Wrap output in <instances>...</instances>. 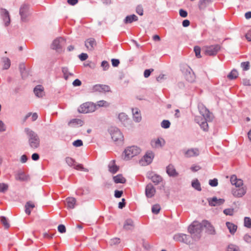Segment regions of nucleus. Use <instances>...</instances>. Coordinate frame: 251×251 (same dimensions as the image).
<instances>
[{
  "label": "nucleus",
  "mask_w": 251,
  "mask_h": 251,
  "mask_svg": "<svg viewBox=\"0 0 251 251\" xmlns=\"http://www.w3.org/2000/svg\"><path fill=\"white\" fill-rule=\"evenodd\" d=\"M101 67L103 71H106L109 69L110 65L107 61L103 60L101 63Z\"/></svg>",
  "instance_id": "nucleus-51"
},
{
  "label": "nucleus",
  "mask_w": 251,
  "mask_h": 251,
  "mask_svg": "<svg viewBox=\"0 0 251 251\" xmlns=\"http://www.w3.org/2000/svg\"><path fill=\"white\" fill-rule=\"evenodd\" d=\"M209 205L211 206H219L223 204L225 200L224 199L217 198L216 196L212 198H209L208 200Z\"/></svg>",
  "instance_id": "nucleus-16"
},
{
  "label": "nucleus",
  "mask_w": 251,
  "mask_h": 251,
  "mask_svg": "<svg viewBox=\"0 0 251 251\" xmlns=\"http://www.w3.org/2000/svg\"><path fill=\"white\" fill-rule=\"evenodd\" d=\"M244 226L249 228H251V218L245 217L244 219Z\"/></svg>",
  "instance_id": "nucleus-44"
},
{
  "label": "nucleus",
  "mask_w": 251,
  "mask_h": 251,
  "mask_svg": "<svg viewBox=\"0 0 251 251\" xmlns=\"http://www.w3.org/2000/svg\"><path fill=\"white\" fill-rule=\"evenodd\" d=\"M238 76V73L236 69H233L227 75V77L229 80H234V79H236V78H237Z\"/></svg>",
  "instance_id": "nucleus-34"
},
{
  "label": "nucleus",
  "mask_w": 251,
  "mask_h": 251,
  "mask_svg": "<svg viewBox=\"0 0 251 251\" xmlns=\"http://www.w3.org/2000/svg\"><path fill=\"white\" fill-rule=\"evenodd\" d=\"M1 62L3 64V70H7L10 68L11 65V61L9 58L6 57H2Z\"/></svg>",
  "instance_id": "nucleus-31"
},
{
  "label": "nucleus",
  "mask_w": 251,
  "mask_h": 251,
  "mask_svg": "<svg viewBox=\"0 0 251 251\" xmlns=\"http://www.w3.org/2000/svg\"><path fill=\"white\" fill-rule=\"evenodd\" d=\"M96 45L97 43L96 40L93 38H88L85 41V47L90 51L93 50Z\"/></svg>",
  "instance_id": "nucleus-19"
},
{
  "label": "nucleus",
  "mask_w": 251,
  "mask_h": 251,
  "mask_svg": "<svg viewBox=\"0 0 251 251\" xmlns=\"http://www.w3.org/2000/svg\"><path fill=\"white\" fill-rule=\"evenodd\" d=\"M8 185L4 183H0V192L4 193L7 190Z\"/></svg>",
  "instance_id": "nucleus-50"
},
{
  "label": "nucleus",
  "mask_w": 251,
  "mask_h": 251,
  "mask_svg": "<svg viewBox=\"0 0 251 251\" xmlns=\"http://www.w3.org/2000/svg\"><path fill=\"white\" fill-rule=\"evenodd\" d=\"M194 51L195 53V55L197 58H200L201 57V49L199 46H195L194 48Z\"/></svg>",
  "instance_id": "nucleus-46"
},
{
  "label": "nucleus",
  "mask_w": 251,
  "mask_h": 251,
  "mask_svg": "<svg viewBox=\"0 0 251 251\" xmlns=\"http://www.w3.org/2000/svg\"><path fill=\"white\" fill-rule=\"evenodd\" d=\"M120 63V61L118 59L113 58L111 59L112 65L114 67H118Z\"/></svg>",
  "instance_id": "nucleus-60"
},
{
  "label": "nucleus",
  "mask_w": 251,
  "mask_h": 251,
  "mask_svg": "<svg viewBox=\"0 0 251 251\" xmlns=\"http://www.w3.org/2000/svg\"><path fill=\"white\" fill-rule=\"evenodd\" d=\"M245 37L248 42L251 41V29L245 34Z\"/></svg>",
  "instance_id": "nucleus-64"
},
{
  "label": "nucleus",
  "mask_w": 251,
  "mask_h": 251,
  "mask_svg": "<svg viewBox=\"0 0 251 251\" xmlns=\"http://www.w3.org/2000/svg\"><path fill=\"white\" fill-rule=\"evenodd\" d=\"M203 227H205L206 229L205 232L210 235H215L216 234V231L213 225L207 220H203Z\"/></svg>",
  "instance_id": "nucleus-13"
},
{
  "label": "nucleus",
  "mask_w": 251,
  "mask_h": 251,
  "mask_svg": "<svg viewBox=\"0 0 251 251\" xmlns=\"http://www.w3.org/2000/svg\"><path fill=\"white\" fill-rule=\"evenodd\" d=\"M181 71L184 74L186 80L190 83L195 81V75L192 69L187 65H183L181 67Z\"/></svg>",
  "instance_id": "nucleus-3"
},
{
  "label": "nucleus",
  "mask_w": 251,
  "mask_h": 251,
  "mask_svg": "<svg viewBox=\"0 0 251 251\" xmlns=\"http://www.w3.org/2000/svg\"><path fill=\"white\" fill-rule=\"evenodd\" d=\"M114 182L116 183L124 184L126 182V179L123 176L122 174H118L113 177Z\"/></svg>",
  "instance_id": "nucleus-26"
},
{
  "label": "nucleus",
  "mask_w": 251,
  "mask_h": 251,
  "mask_svg": "<svg viewBox=\"0 0 251 251\" xmlns=\"http://www.w3.org/2000/svg\"><path fill=\"white\" fill-rule=\"evenodd\" d=\"M155 193V188L151 183L146 185L145 188V195L148 198H151L153 197Z\"/></svg>",
  "instance_id": "nucleus-15"
},
{
  "label": "nucleus",
  "mask_w": 251,
  "mask_h": 251,
  "mask_svg": "<svg viewBox=\"0 0 251 251\" xmlns=\"http://www.w3.org/2000/svg\"><path fill=\"white\" fill-rule=\"evenodd\" d=\"M199 155V151L197 148L188 149L185 152V156L187 157L197 156Z\"/></svg>",
  "instance_id": "nucleus-21"
},
{
  "label": "nucleus",
  "mask_w": 251,
  "mask_h": 251,
  "mask_svg": "<svg viewBox=\"0 0 251 251\" xmlns=\"http://www.w3.org/2000/svg\"><path fill=\"white\" fill-rule=\"evenodd\" d=\"M24 132L26 135L28 144L30 148L35 149L40 146V138L35 131L28 127L24 129Z\"/></svg>",
  "instance_id": "nucleus-1"
},
{
  "label": "nucleus",
  "mask_w": 251,
  "mask_h": 251,
  "mask_svg": "<svg viewBox=\"0 0 251 251\" xmlns=\"http://www.w3.org/2000/svg\"><path fill=\"white\" fill-rule=\"evenodd\" d=\"M111 162H112V164L108 165V170L111 173L115 174L119 171V166L115 164V161L114 160H112Z\"/></svg>",
  "instance_id": "nucleus-28"
},
{
  "label": "nucleus",
  "mask_w": 251,
  "mask_h": 251,
  "mask_svg": "<svg viewBox=\"0 0 251 251\" xmlns=\"http://www.w3.org/2000/svg\"><path fill=\"white\" fill-rule=\"evenodd\" d=\"M0 220L1 224L4 226L5 229H8L10 227V224L8 222V219L5 216H1L0 217Z\"/></svg>",
  "instance_id": "nucleus-38"
},
{
  "label": "nucleus",
  "mask_w": 251,
  "mask_h": 251,
  "mask_svg": "<svg viewBox=\"0 0 251 251\" xmlns=\"http://www.w3.org/2000/svg\"><path fill=\"white\" fill-rule=\"evenodd\" d=\"M50 48L52 50H57L58 49H60L61 48V46L60 45V41L59 38H56L54 39L51 45H50Z\"/></svg>",
  "instance_id": "nucleus-29"
},
{
  "label": "nucleus",
  "mask_w": 251,
  "mask_h": 251,
  "mask_svg": "<svg viewBox=\"0 0 251 251\" xmlns=\"http://www.w3.org/2000/svg\"><path fill=\"white\" fill-rule=\"evenodd\" d=\"M126 205V201L125 198L122 199V201L118 203V208L119 209H123Z\"/></svg>",
  "instance_id": "nucleus-59"
},
{
  "label": "nucleus",
  "mask_w": 251,
  "mask_h": 251,
  "mask_svg": "<svg viewBox=\"0 0 251 251\" xmlns=\"http://www.w3.org/2000/svg\"><path fill=\"white\" fill-rule=\"evenodd\" d=\"M74 168L75 170L83 171L85 172H88V169L85 168L82 164L76 163H75V165L74 166Z\"/></svg>",
  "instance_id": "nucleus-40"
},
{
  "label": "nucleus",
  "mask_w": 251,
  "mask_h": 251,
  "mask_svg": "<svg viewBox=\"0 0 251 251\" xmlns=\"http://www.w3.org/2000/svg\"><path fill=\"white\" fill-rule=\"evenodd\" d=\"M203 116L204 119L201 124L200 125L201 128L204 131H207L208 130V125L206 122L208 119H210V111L207 109L205 108V114H201Z\"/></svg>",
  "instance_id": "nucleus-12"
},
{
  "label": "nucleus",
  "mask_w": 251,
  "mask_h": 251,
  "mask_svg": "<svg viewBox=\"0 0 251 251\" xmlns=\"http://www.w3.org/2000/svg\"><path fill=\"white\" fill-rule=\"evenodd\" d=\"M179 14L180 17L182 18H186L188 16L187 11L183 9H180L179 10Z\"/></svg>",
  "instance_id": "nucleus-58"
},
{
  "label": "nucleus",
  "mask_w": 251,
  "mask_h": 251,
  "mask_svg": "<svg viewBox=\"0 0 251 251\" xmlns=\"http://www.w3.org/2000/svg\"><path fill=\"white\" fill-rule=\"evenodd\" d=\"M57 229L58 232L61 233H64L66 231V226L63 224L59 225L57 227Z\"/></svg>",
  "instance_id": "nucleus-53"
},
{
  "label": "nucleus",
  "mask_w": 251,
  "mask_h": 251,
  "mask_svg": "<svg viewBox=\"0 0 251 251\" xmlns=\"http://www.w3.org/2000/svg\"><path fill=\"white\" fill-rule=\"evenodd\" d=\"M55 233V231H50L49 232H45L44 233V237L48 238V239H51L53 236L54 235Z\"/></svg>",
  "instance_id": "nucleus-54"
},
{
  "label": "nucleus",
  "mask_w": 251,
  "mask_h": 251,
  "mask_svg": "<svg viewBox=\"0 0 251 251\" xmlns=\"http://www.w3.org/2000/svg\"><path fill=\"white\" fill-rule=\"evenodd\" d=\"M203 228V222L201 223L194 222L191 224L188 227V232L192 234H200Z\"/></svg>",
  "instance_id": "nucleus-8"
},
{
  "label": "nucleus",
  "mask_w": 251,
  "mask_h": 251,
  "mask_svg": "<svg viewBox=\"0 0 251 251\" xmlns=\"http://www.w3.org/2000/svg\"><path fill=\"white\" fill-rule=\"evenodd\" d=\"M233 208H226L224 210L223 213L226 215L232 216L233 215Z\"/></svg>",
  "instance_id": "nucleus-55"
},
{
  "label": "nucleus",
  "mask_w": 251,
  "mask_h": 251,
  "mask_svg": "<svg viewBox=\"0 0 251 251\" xmlns=\"http://www.w3.org/2000/svg\"><path fill=\"white\" fill-rule=\"evenodd\" d=\"M166 142L163 138H158L155 141V147L156 148H162L165 145Z\"/></svg>",
  "instance_id": "nucleus-36"
},
{
  "label": "nucleus",
  "mask_w": 251,
  "mask_h": 251,
  "mask_svg": "<svg viewBox=\"0 0 251 251\" xmlns=\"http://www.w3.org/2000/svg\"><path fill=\"white\" fill-rule=\"evenodd\" d=\"M78 58L81 61H85L88 58V55L86 53H81L78 55Z\"/></svg>",
  "instance_id": "nucleus-57"
},
{
  "label": "nucleus",
  "mask_w": 251,
  "mask_h": 251,
  "mask_svg": "<svg viewBox=\"0 0 251 251\" xmlns=\"http://www.w3.org/2000/svg\"><path fill=\"white\" fill-rule=\"evenodd\" d=\"M226 224L230 233L232 235L234 234L237 230V226L230 222H226Z\"/></svg>",
  "instance_id": "nucleus-27"
},
{
  "label": "nucleus",
  "mask_w": 251,
  "mask_h": 251,
  "mask_svg": "<svg viewBox=\"0 0 251 251\" xmlns=\"http://www.w3.org/2000/svg\"><path fill=\"white\" fill-rule=\"evenodd\" d=\"M212 1V0H200L198 3L199 9L200 10H204Z\"/></svg>",
  "instance_id": "nucleus-25"
},
{
  "label": "nucleus",
  "mask_w": 251,
  "mask_h": 251,
  "mask_svg": "<svg viewBox=\"0 0 251 251\" xmlns=\"http://www.w3.org/2000/svg\"><path fill=\"white\" fill-rule=\"evenodd\" d=\"M221 46L219 44H214L205 47L204 53L209 56H215L220 50Z\"/></svg>",
  "instance_id": "nucleus-9"
},
{
  "label": "nucleus",
  "mask_w": 251,
  "mask_h": 251,
  "mask_svg": "<svg viewBox=\"0 0 251 251\" xmlns=\"http://www.w3.org/2000/svg\"><path fill=\"white\" fill-rule=\"evenodd\" d=\"M247 187L246 186L232 190V195L237 198H241L246 193Z\"/></svg>",
  "instance_id": "nucleus-14"
},
{
  "label": "nucleus",
  "mask_w": 251,
  "mask_h": 251,
  "mask_svg": "<svg viewBox=\"0 0 251 251\" xmlns=\"http://www.w3.org/2000/svg\"><path fill=\"white\" fill-rule=\"evenodd\" d=\"M15 179L20 181H27L29 180V176L23 171H19L15 175Z\"/></svg>",
  "instance_id": "nucleus-18"
},
{
  "label": "nucleus",
  "mask_w": 251,
  "mask_h": 251,
  "mask_svg": "<svg viewBox=\"0 0 251 251\" xmlns=\"http://www.w3.org/2000/svg\"><path fill=\"white\" fill-rule=\"evenodd\" d=\"M191 170L193 172H196L201 169V167L197 165H193L191 168Z\"/></svg>",
  "instance_id": "nucleus-62"
},
{
  "label": "nucleus",
  "mask_w": 251,
  "mask_h": 251,
  "mask_svg": "<svg viewBox=\"0 0 251 251\" xmlns=\"http://www.w3.org/2000/svg\"><path fill=\"white\" fill-rule=\"evenodd\" d=\"M141 152V149L137 146H132L126 148L122 154L124 160H128L133 157L137 155Z\"/></svg>",
  "instance_id": "nucleus-2"
},
{
  "label": "nucleus",
  "mask_w": 251,
  "mask_h": 251,
  "mask_svg": "<svg viewBox=\"0 0 251 251\" xmlns=\"http://www.w3.org/2000/svg\"><path fill=\"white\" fill-rule=\"evenodd\" d=\"M44 87L41 85L36 86L33 89V92L35 96L38 98L42 97L44 93Z\"/></svg>",
  "instance_id": "nucleus-22"
},
{
  "label": "nucleus",
  "mask_w": 251,
  "mask_h": 251,
  "mask_svg": "<svg viewBox=\"0 0 251 251\" xmlns=\"http://www.w3.org/2000/svg\"><path fill=\"white\" fill-rule=\"evenodd\" d=\"M19 70L21 73V75L22 76V78H25L27 77L29 74V71L26 69L25 64L23 63H20L19 64Z\"/></svg>",
  "instance_id": "nucleus-23"
},
{
  "label": "nucleus",
  "mask_w": 251,
  "mask_h": 251,
  "mask_svg": "<svg viewBox=\"0 0 251 251\" xmlns=\"http://www.w3.org/2000/svg\"><path fill=\"white\" fill-rule=\"evenodd\" d=\"M227 251H240L239 247L237 246L230 244L227 247Z\"/></svg>",
  "instance_id": "nucleus-42"
},
{
  "label": "nucleus",
  "mask_w": 251,
  "mask_h": 251,
  "mask_svg": "<svg viewBox=\"0 0 251 251\" xmlns=\"http://www.w3.org/2000/svg\"><path fill=\"white\" fill-rule=\"evenodd\" d=\"M72 144L75 147H80L83 145V141L81 139H77L75 140Z\"/></svg>",
  "instance_id": "nucleus-52"
},
{
  "label": "nucleus",
  "mask_w": 251,
  "mask_h": 251,
  "mask_svg": "<svg viewBox=\"0 0 251 251\" xmlns=\"http://www.w3.org/2000/svg\"><path fill=\"white\" fill-rule=\"evenodd\" d=\"M30 5L24 3L21 5L19 10V14L21 16V20L23 22H27L28 21L27 17L29 16Z\"/></svg>",
  "instance_id": "nucleus-6"
},
{
  "label": "nucleus",
  "mask_w": 251,
  "mask_h": 251,
  "mask_svg": "<svg viewBox=\"0 0 251 251\" xmlns=\"http://www.w3.org/2000/svg\"><path fill=\"white\" fill-rule=\"evenodd\" d=\"M128 226H133V222L131 219H128L125 222L124 228L126 230H129L130 228Z\"/></svg>",
  "instance_id": "nucleus-41"
},
{
  "label": "nucleus",
  "mask_w": 251,
  "mask_h": 251,
  "mask_svg": "<svg viewBox=\"0 0 251 251\" xmlns=\"http://www.w3.org/2000/svg\"><path fill=\"white\" fill-rule=\"evenodd\" d=\"M0 16L4 22L5 27L9 26L11 23V18L9 12L5 8H1L0 9Z\"/></svg>",
  "instance_id": "nucleus-11"
},
{
  "label": "nucleus",
  "mask_w": 251,
  "mask_h": 251,
  "mask_svg": "<svg viewBox=\"0 0 251 251\" xmlns=\"http://www.w3.org/2000/svg\"><path fill=\"white\" fill-rule=\"evenodd\" d=\"M241 67L243 71H248L250 69V62L249 61L243 62L241 63Z\"/></svg>",
  "instance_id": "nucleus-47"
},
{
  "label": "nucleus",
  "mask_w": 251,
  "mask_h": 251,
  "mask_svg": "<svg viewBox=\"0 0 251 251\" xmlns=\"http://www.w3.org/2000/svg\"><path fill=\"white\" fill-rule=\"evenodd\" d=\"M138 20V17L133 14L126 16L124 20V23L125 24H131L134 22H136Z\"/></svg>",
  "instance_id": "nucleus-24"
},
{
  "label": "nucleus",
  "mask_w": 251,
  "mask_h": 251,
  "mask_svg": "<svg viewBox=\"0 0 251 251\" xmlns=\"http://www.w3.org/2000/svg\"><path fill=\"white\" fill-rule=\"evenodd\" d=\"M151 180L155 185H157L163 181V178L161 176L155 174L153 175V176L151 177Z\"/></svg>",
  "instance_id": "nucleus-33"
},
{
  "label": "nucleus",
  "mask_w": 251,
  "mask_h": 251,
  "mask_svg": "<svg viewBox=\"0 0 251 251\" xmlns=\"http://www.w3.org/2000/svg\"><path fill=\"white\" fill-rule=\"evenodd\" d=\"M166 173L170 177H176L178 175V173L176 172V169L172 164H169L166 167Z\"/></svg>",
  "instance_id": "nucleus-20"
},
{
  "label": "nucleus",
  "mask_w": 251,
  "mask_h": 251,
  "mask_svg": "<svg viewBox=\"0 0 251 251\" xmlns=\"http://www.w3.org/2000/svg\"><path fill=\"white\" fill-rule=\"evenodd\" d=\"M171 126V122L168 120H163L161 123V126L164 129L169 128Z\"/></svg>",
  "instance_id": "nucleus-43"
},
{
  "label": "nucleus",
  "mask_w": 251,
  "mask_h": 251,
  "mask_svg": "<svg viewBox=\"0 0 251 251\" xmlns=\"http://www.w3.org/2000/svg\"><path fill=\"white\" fill-rule=\"evenodd\" d=\"M110 133L113 140L116 143V144H122L124 141V136L117 127H114L110 130Z\"/></svg>",
  "instance_id": "nucleus-4"
},
{
  "label": "nucleus",
  "mask_w": 251,
  "mask_h": 251,
  "mask_svg": "<svg viewBox=\"0 0 251 251\" xmlns=\"http://www.w3.org/2000/svg\"><path fill=\"white\" fill-rule=\"evenodd\" d=\"M154 71V70L153 69H146L145 71H144V76L145 77V78H148L149 77L151 73Z\"/></svg>",
  "instance_id": "nucleus-56"
},
{
  "label": "nucleus",
  "mask_w": 251,
  "mask_h": 251,
  "mask_svg": "<svg viewBox=\"0 0 251 251\" xmlns=\"http://www.w3.org/2000/svg\"><path fill=\"white\" fill-rule=\"evenodd\" d=\"M84 122L81 119H73L71 120L68 123V126H74L75 125H79L80 126H83Z\"/></svg>",
  "instance_id": "nucleus-32"
},
{
  "label": "nucleus",
  "mask_w": 251,
  "mask_h": 251,
  "mask_svg": "<svg viewBox=\"0 0 251 251\" xmlns=\"http://www.w3.org/2000/svg\"><path fill=\"white\" fill-rule=\"evenodd\" d=\"M191 185L194 188L198 191H201V183L198 179L193 180L191 182Z\"/></svg>",
  "instance_id": "nucleus-35"
},
{
  "label": "nucleus",
  "mask_w": 251,
  "mask_h": 251,
  "mask_svg": "<svg viewBox=\"0 0 251 251\" xmlns=\"http://www.w3.org/2000/svg\"><path fill=\"white\" fill-rule=\"evenodd\" d=\"M154 157V153L151 151H148L142 159L139 160V164L141 166L150 165Z\"/></svg>",
  "instance_id": "nucleus-7"
},
{
  "label": "nucleus",
  "mask_w": 251,
  "mask_h": 251,
  "mask_svg": "<svg viewBox=\"0 0 251 251\" xmlns=\"http://www.w3.org/2000/svg\"><path fill=\"white\" fill-rule=\"evenodd\" d=\"M96 109V106L93 102H86L80 105L77 110L80 113H88L95 111Z\"/></svg>",
  "instance_id": "nucleus-5"
},
{
  "label": "nucleus",
  "mask_w": 251,
  "mask_h": 251,
  "mask_svg": "<svg viewBox=\"0 0 251 251\" xmlns=\"http://www.w3.org/2000/svg\"><path fill=\"white\" fill-rule=\"evenodd\" d=\"M244 240L245 242H246L248 243H251V236L249 235L248 234H246L244 236Z\"/></svg>",
  "instance_id": "nucleus-63"
},
{
  "label": "nucleus",
  "mask_w": 251,
  "mask_h": 251,
  "mask_svg": "<svg viewBox=\"0 0 251 251\" xmlns=\"http://www.w3.org/2000/svg\"><path fill=\"white\" fill-rule=\"evenodd\" d=\"M136 12L140 16H142L144 14V10L142 5H138L136 7Z\"/></svg>",
  "instance_id": "nucleus-49"
},
{
  "label": "nucleus",
  "mask_w": 251,
  "mask_h": 251,
  "mask_svg": "<svg viewBox=\"0 0 251 251\" xmlns=\"http://www.w3.org/2000/svg\"><path fill=\"white\" fill-rule=\"evenodd\" d=\"M65 161L66 163L70 167H74L75 163H76L75 160L70 157H66Z\"/></svg>",
  "instance_id": "nucleus-45"
},
{
  "label": "nucleus",
  "mask_w": 251,
  "mask_h": 251,
  "mask_svg": "<svg viewBox=\"0 0 251 251\" xmlns=\"http://www.w3.org/2000/svg\"><path fill=\"white\" fill-rule=\"evenodd\" d=\"M66 205L68 208L73 209L75 207L76 200L73 197H69L66 199Z\"/></svg>",
  "instance_id": "nucleus-30"
},
{
  "label": "nucleus",
  "mask_w": 251,
  "mask_h": 251,
  "mask_svg": "<svg viewBox=\"0 0 251 251\" xmlns=\"http://www.w3.org/2000/svg\"><path fill=\"white\" fill-rule=\"evenodd\" d=\"M161 210V207L159 204H155L151 207V212L154 214H158Z\"/></svg>",
  "instance_id": "nucleus-39"
},
{
  "label": "nucleus",
  "mask_w": 251,
  "mask_h": 251,
  "mask_svg": "<svg viewBox=\"0 0 251 251\" xmlns=\"http://www.w3.org/2000/svg\"><path fill=\"white\" fill-rule=\"evenodd\" d=\"M173 239L176 241L184 243L186 244H189L191 242L190 236L183 233L175 234L173 237Z\"/></svg>",
  "instance_id": "nucleus-10"
},
{
  "label": "nucleus",
  "mask_w": 251,
  "mask_h": 251,
  "mask_svg": "<svg viewBox=\"0 0 251 251\" xmlns=\"http://www.w3.org/2000/svg\"><path fill=\"white\" fill-rule=\"evenodd\" d=\"M123 195V191L122 190H116L114 191V197L116 198H121Z\"/></svg>",
  "instance_id": "nucleus-61"
},
{
  "label": "nucleus",
  "mask_w": 251,
  "mask_h": 251,
  "mask_svg": "<svg viewBox=\"0 0 251 251\" xmlns=\"http://www.w3.org/2000/svg\"><path fill=\"white\" fill-rule=\"evenodd\" d=\"M118 119L123 124H126L127 121L129 120L127 115L123 112L119 114Z\"/></svg>",
  "instance_id": "nucleus-37"
},
{
  "label": "nucleus",
  "mask_w": 251,
  "mask_h": 251,
  "mask_svg": "<svg viewBox=\"0 0 251 251\" xmlns=\"http://www.w3.org/2000/svg\"><path fill=\"white\" fill-rule=\"evenodd\" d=\"M209 185L211 187H216L218 185V180L216 178L210 179L208 182Z\"/></svg>",
  "instance_id": "nucleus-48"
},
{
  "label": "nucleus",
  "mask_w": 251,
  "mask_h": 251,
  "mask_svg": "<svg viewBox=\"0 0 251 251\" xmlns=\"http://www.w3.org/2000/svg\"><path fill=\"white\" fill-rule=\"evenodd\" d=\"M93 90L95 92H108L110 91V88L107 85L96 84L93 86Z\"/></svg>",
  "instance_id": "nucleus-17"
}]
</instances>
